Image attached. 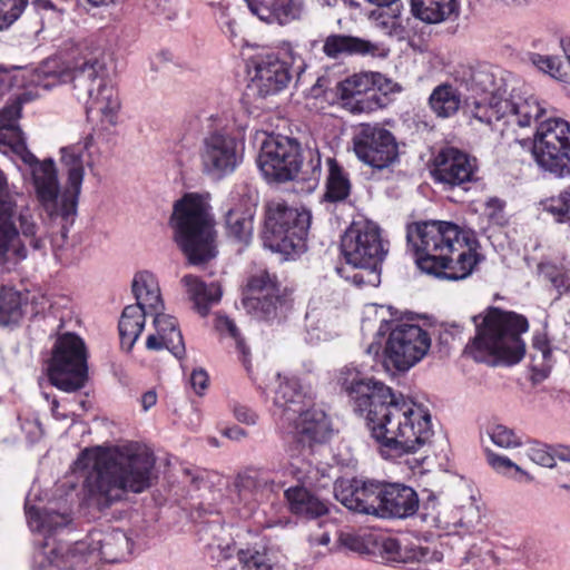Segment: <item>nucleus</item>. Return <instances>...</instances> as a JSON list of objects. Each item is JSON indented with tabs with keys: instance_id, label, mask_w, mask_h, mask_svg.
Here are the masks:
<instances>
[{
	"instance_id": "obj_1",
	"label": "nucleus",
	"mask_w": 570,
	"mask_h": 570,
	"mask_svg": "<svg viewBox=\"0 0 570 570\" xmlns=\"http://www.w3.org/2000/svg\"><path fill=\"white\" fill-rule=\"evenodd\" d=\"M338 383L365 414L372 438L384 456L400 458L417 452L433 436L431 414L402 395L397 397L381 382L364 379L353 365L340 371Z\"/></svg>"
},
{
	"instance_id": "obj_2",
	"label": "nucleus",
	"mask_w": 570,
	"mask_h": 570,
	"mask_svg": "<svg viewBox=\"0 0 570 570\" xmlns=\"http://www.w3.org/2000/svg\"><path fill=\"white\" fill-rule=\"evenodd\" d=\"M33 99L29 91L0 111V151L14 155L30 167L36 196L51 219H61V234L65 238L68 225L73 223L78 198L85 176L83 146L72 145L61 149V163L67 168L68 179L63 191L59 189L57 170L52 159L39 161L27 148L23 132L16 125L21 116V106Z\"/></svg>"
},
{
	"instance_id": "obj_3",
	"label": "nucleus",
	"mask_w": 570,
	"mask_h": 570,
	"mask_svg": "<svg viewBox=\"0 0 570 570\" xmlns=\"http://www.w3.org/2000/svg\"><path fill=\"white\" fill-rule=\"evenodd\" d=\"M156 459L146 445L128 442L108 450L87 448L75 461V470H87L81 487V503L106 511L122 501L128 492L141 493L153 484Z\"/></svg>"
},
{
	"instance_id": "obj_4",
	"label": "nucleus",
	"mask_w": 570,
	"mask_h": 570,
	"mask_svg": "<svg viewBox=\"0 0 570 570\" xmlns=\"http://www.w3.org/2000/svg\"><path fill=\"white\" fill-rule=\"evenodd\" d=\"M107 76L105 60L90 53L76 58L68 67H61L57 59H48L37 69L32 82L45 90L71 82L73 95L85 102L88 116H99L101 121L115 125L121 104Z\"/></svg>"
},
{
	"instance_id": "obj_5",
	"label": "nucleus",
	"mask_w": 570,
	"mask_h": 570,
	"mask_svg": "<svg viewBox=\"0 0 570 570\" xmlns=\"http://www.w3.org/2000/svg\"><path fill=\"white\" fill-rule=\"evenodd\" d=\"M469 83L472 91L483 95L480 99L468 102L471 121L492 126L495 121L504 120L509 125L529 127L533 119L537 120L544 112L535 97L520 89L513 88L509 98H505L503 78L498 77L489 66L473 69Z\"/></svg>"
},
{
	"instance_id": "obj_6",
	"label": "nucleus",
	"mask_w": 570,
	"mask_h": 570,
	"mask_svg": "<svg viewBox=\"0 0 570 570\" xmlns=\"http://www.w3.org/2000/svg\"><path fill=\"white\" fill-rule=\"evenodd\" d=\"M475 336L465 347L473 360L492 365H514L525 354L521 334L529 328L524 316L489 307L484 314L472 317Z\"/></svg>"
},
{
	"instance_id": "obj_7",
	"label": "nucleus",
	"mask_w": 570,
	"mask_h": 570,
	"mask_svg": "<svg viewBox=\"0 0 570 570\" xmlns=\"http://www.w3.org/2000/svg\"><path fill=\"white\" fill-rule=\"evenodd\" d=\"M24 509L30 530L41 537L32 554L33 570H76L85 562V542L69 544L58 539L71 527L72 518L68 510L37 508L28 502Z\"/></svg>"
},
{
	"instance_id": "obj_8",
	"label": "nucleus",
	"mask_w": 570,
	"mask_h": 570,
	"mask_svg": "<svg viewBox=\"0 0 570 570\" xmlns=\"http://www.w3.org/2000/svg\"><path fill=\"white\" fill-rule=\"evenodd\" d=\"M170 225L174 239L193 265L217 255L214 218L208 203L197 194H186L174 205Z\"/></svg>"
},
{
	"instance_id": "obj_9",
	"label": "nucleus",
	"mask_w": 570,
	"mask_h": 570,
	"mask_svg": "<svg viewBox=\"0 0 570 570\" xmlns=\"http://www.w3.org/2000/svg\"><path fill=\"white\" fill-rule=\"evenodd\" d=\"M341 250L346 267L337 273L356 286H377L381 283V264L387 255V243L382 238L381 228L370 220L353 222L341 239Z\"/></svg>"
},
{
	"instance_id": "obj_10",
	"label": "nucleus",
	"mask_w": 570,
	"mask_h": 570,
	"mask_svg": "<svg viewBox=\"0 0 570 570\" xmlns=\"http://www.w3.org/2000/svg\"><path fill=\"white\" fill-rule=\"evenodd\" d=\"M309 225L308 210H298L283 200H271L265 206L263 244L272 252L296 254L305 247Z\"/></svg>"
},
{
	"instance_id": "obj_11",
	"label": "nucleus",
	"mask_w": 570,
	"mask_h": 570,
	"mask_svg": "<svg viewBox=\"0 0 570 570\" xmlns=\"http://www.w3.org/2000/svg\"><path fill=\"white\" fill-rule=\"evenodd\" d=\"M464 237L456 224L446 220L419 222L409 225L406 230L415 263L424 273L444 267L445 254L452 253L453 248L460 249V240Z\"/></svg>"
},
{
	"instance_id": "obj_12",
	"label": "nucleus",
	"mask_w": 570,
	"mask_h": 570,
	"mask_svg": "<svg viewBox=\"0 0 570 570\" xmlns=\"http://www.w3.org/2000/svg\"><path fill=\"white\" fill-rule=\"evenodd\" d=\"M208 131L198 147V159L203 174L222 179L233 174L243 161V144L225 130L220 115L208 119Z\"/></svg>"
},
{
	"instance_id": "obj_13",
	"label": "nucleus",
	"mask_w": 570,
	"mask_h": 570,
	"mask_svg": "<svg viewBox=\"0 0 570 570\" xmlns=\"http://www.w3.org/2000/svg\"><path fill=\"white\" fill-rule=\"evenodd\" d=\"M544 114L535 120L532 155L543 171L564 178L570 175V122L552 116L539 121Z\"/></svg>"
},
{
	"instance_id": "obj_14",
	"label": "nucleus",
	"mask_w": 570,
	"mask_h": 570,
	"mask_svg": "<svg viewBox=\"0 0 570 570\" xmlns=\"http://www.w3.org/2000/svg\"><path fill=\"white\" fill-rule=\"evenodd\" d=\"M87 374L85 342L73 333H65L53 347L48 373L50 382L61 391L75 392L85 386Z\"/></svg>"
},
{
	"instance_id": "obj_15",
	"label": "nucleus",
	"mask_w": 570,
	"mask_h": 570,
	"mask_svg": "<svg viewBox=\"0 0 570 570\" xmlns=\"http://www.w3.org/2000/svg\"><path fill=\"white\" fill-rule=\"evenodd\" d=\"M396 83L380 72L355 73L338 86L343 107L352 114H370L387 102V94Z\"/></svg>"
},
{
	"instance_id": "obj_16",
	"label": "nucleus",
	"mask_w": 570,
	"mask_h": 570,
	"mask_svg": "<svg viewBox=\"0 0 570 570\" xmlns=\"http://www.w3.org/2000/svg\"><path fill=\"white\" fill-rule=\"evenodd\" d=\"M242 307L261 321H271L291 307V299L266 271L252 275L243 292Z\"/></svg>"
},
{
	"instance_id": "obj_17",
	"label": "nucleus",
	"mask_w": 570,
	"mask_h": 570,
	"mask_svg": "<svg viewBox=\"0 0 570 570\" xmlns=\"http://www.w3.org/2000/svg\"><path fill=\"white\" fill-rule=\"evenodd\" d=\"M257 164L269 181L294 180L298 178L302 167L301 145L289 137H271L263 142Z\"/></svg>"
},
{
	"instance_id": "obj_18",
	"label": "nucleus",
	"mask_w": 570,
	"mask_h": 570,
	"mask_svg": "<svg viewBox=\"0 0 570 570\" xmlns=\"http://www.w3.org/2000/svg\"><path fill=\"white\" fill-rule=\"evenodd\" d=\"M431 337L420 325L397 323L385 344V362L397 371H409L429 352Z\"/></svg>"
},
{
	"instance_id": "obj_19",
	"label": "nucleus",
	"mask_w": 570,
	"mask_h": 570,
	"mask_svg": "<svg viewBox=\"0 0 570 570\" xmlns=\"http://www.w3.org/2000/svg\"><path fill=\"white\" fill-rule=\"evenodd\" d=\"M353 148L362 163L375 169L390 167L399 157L395 137L377 125H362L353 138Z\"/></svg>"
},
{
	"instance_id": "obj_20",
	"label": "nucleus",
	"mask_w": 570,
	"mask_h": 570,
	"mask_svg": "<svg viewBox=\"0 0 570 570\" xmlns=\"http://www.w3.org/2000/svg\"><path fill=\"white\" fill-rule=\"evenodd\" d=\"M16 204L7 193V178L0 170V266L11 271L27 257L14 225Z\"/></svg>"
},
{
	"instance_id": "obj_21",
	"label": "nucleus",
	"mask_w": 570,
	"mask_h": 570,
	"mask_svg": "<svg viewBox=\"0 0 570 570\" xmlns=\"http://www.w3.org/2000/svg\"><path fill=\"white\" fill-rule=\"evenodd\" d=\"M382 482L364 479H341L334 483V497L350 511L379 517Z\"/></svg>"
},
{
	"instance_id": "obj_22",
	"label": "nucleus",
	"mask_w": 570,
	"mask_h": 570,
	"mask_svg": "<svg viewBox=\"0 0 570 570\" xmlns=\"http://www.w3.org/2000/svg\"><path fill=\"white\" fill-rule=\"evenodd\" d=\"M372 560L375 562H417L422 570H450L442 564L443 554L436 550L415 547L403 551L400 542L390 537L375 534Z\"/></svg>"
},
{
	"instance_id": "obj_23",
	"label": "nucleus",
	"mask_w": 570,
	"mask_h": 570,
	"mask_svg": "<svg viewBox=\"0 0 570 570\" xmlns=\"http://www.w3.org/2000/svg\"><path fill=\"white\" fill-rule=\"evenodd\" d=\"M250 63L254 75L248 88L262 98L279 92L292 79L289 63L274 52L257 55Z\"/></svg>"
},
{
	"instance_id": "obj_24",
	"label": "nucleus",
	"mask_w": 570,
	"mask_h": 570,
	"mask_svg": "<svg viewBox=\"0 0 570 570\" xmlns=\"http://www.w3.org/2000/svg\"><path fill=\"white\" fill-rule=\"evenodd\" d=\"M474 170V160L450 147L442 149L435 157L431 174L435 181L454 187L471 181Z\"/></svg>"
},
{
	"instance_id": "obj_25",
	"label": "nucleus",
	"mask_w": 570,
	"mask_h": 570,
	"mask_svg": "<svg viewBox=\"0 0 570 570\" xmlns=\"http://www.w3.org/2000/svg\"><path fill=\"white\" fill-rule=\"evenodd\" d=\"M380 500H382L379 511L381 518H409L419 509L417 493L403 483L382 482Z\"/></svg>"
},
{
	"instance_id": "obj_26",
	"label": "nucleus",
	"mask_w": 570,
	"mask_h": 570,
	"mask_svg": "<svg viewBox=\"0 0 570 570\" xmlns=\"http://www.w3.org/2000/svg\"><path fill=\"white\" fill-rule=\"evenodd\" d=\"M154 314L155 333L149 334L146 347L149 351L168 350L175 357L183 358L186 352L181 332L177 321L161 311L149 312Z\"/></svg>"
},
{
	"instance_id": "obj_27",
	"label": "nucleus",
	"mask_w": 570,
	"mask_h": 570,
	"mask_svg": "<svg viewBox=\"0 0 570 570\" xmlns=\"http://www.w3.org/2000/svg\"><path fill=\"white\" fill-rule=\"evenodd\" d=\"M459 247L460 249L453 248L452 253L445 254L444 267L426 274L448 281H460L470 276L482 256L470 245L466 237L460 240Z\"/></svg>"
},
{
	"instance_id": "obj_28",
	"label": "nucleus",
	"mask_w": 570,
	"mask_h": 570,
	"mask_svg": "<svg viewBox=\"0 0 570 570\" xmlns=\"http://www.w3.org/2000/svg\"><path fill=\"white\" fill-rule=\"evenodd\" d=\"M233 484L238 500L245 505L256 504L267 499L275 489V482L269 473L255 468L240 471Z\"/></svg>"
},
{
	"instance_id": "obj_29",
	"label": "nucleus",
	"mask_w": 570,
	"mask_h": 570,
	"mask_svg": "<svg viewBox=\"0 0 570 570\" xmlns=\"http://www.w3.org/2000/svg\"><path fill=\"white\" fill-rule=\"evenodd\" d=\"M312 396L302 391L296 379H284L279 382L274 395L275 414L284 424L296 420L297 413L309 406Z\"/></svg>"
},
{
	"instance_id": "obj_30",
	"label": "nucleus",
	"mask_w": 570,
	"mask_h": 570,
	"mask_svg": "<svg viewBox=\"0 0 570 570\" xmlns=\"http://www.w3.org/2000/svg\"><path fill=\"white\" fill-rule=\"evenodd\" d=\"M295 433L299 435L301 441L309 443H323L330 439L332 433L331 421L327 414L316 409L311 400L309 406L297 413L296 420L292 421Z\"/></svg>"
},
{
	"instance_id": "obj_31",
	"label": "nucleus",
	"mask_w": 570,
	"mask_h": 570,
	"mask_svg": "<svg viewBox=\"0 0 570 570\" xmlns=\"http://www.w3.org/2000/svg\"><path fill=\"white\" fill-rule=\"evenodd\" d=\"M250 12L267 23L286 24L301 17L302 4L296 0H244Z\"/></svg>"
},
{
	"instance_id": "obj_32",
	"label": "nucleus",
	"mask_w": 570,
	"mask_h": 570,
	"mask_svg": "<svg viewBox=\"0 0 570 570\" xmlns=\"http://www.w3.org/2000/svg\"><path fill=\"white\" fill-rule=\"evenodd\" d=\"M284 495L289 511L298 518L314 520L330 512L328 502L305 487H291L285 490Z\"/></svg>"
},
{
	"instance_id": "obj_33",
	"label": "nucleus",
	"mask_w": 570,
	"mask_h": 570,
	"mask_svg": "<svg viewBox=\"0 0 570 570\" xmlns=\"http://www.w3.org/2000/svg\"><path fill=\"white\" fill-rule=\"evenodd\" d=\"M181 283L186 287L189 299L194 303L195 311L202 316H206L212 306L222 298L223 292L218 283L206 284L194 275H185Z\"/></svg>"
},
{
	"instance_id": "obj_34",
	"label": "nucleus",
	"mask_w": 570,
	"mask_h": 570,
	"mask_svg": "<svg viewBox=\"0 0 570 570\" xmlns=\"http://www.w3.org/2000/svg\"><path fill=\"white\" fill-rule=\"evenodd\" d=\"M324 53L330 58L341 55L380 56L381 48L368 40L344 35L328 36L323 46Z\"/></svg>"
},
{
	"instance_id": "obj_35",
	"label": "nucleus",
	"mask_w": 570,
	"mask_h": 570,
	"mask_svg": "<svg viewBox=\"0 0 570 570\" xmlns=\"http://www.w3.org/2000/svg\"><path fill=\"white\" fill-rule=\"evenodd\" d=\"M412 14L431 24L441 23L459 16L456 0H411Z\"/></svg>"
},
{
	"instance_id": "obj_36",
	"label": "nucleus",
	"mask_w": 570,
	"mask_h": 570,
	"mask_svg": "<svg viewBox=\"0 0 570 570\" xmlns=\"http://www.w3.org/2000/svg\"><path fill=\"white\" fill-rule=\"evenodd\" d=\"M100 537L97 540L92 539V549L99 551L104 561L120 562L131 553L132 542L125 531L114 529Z\"/></svg>"
},
{
	"instance_id": "obj_37",
	"label": "nucleus",
	"mask_w": 570,
	"mask_h": 570,
	"mask_svg": "<svg viewBox=\"0 0 570 570\" xmlns=\"http://www.w3.org/2000/svg\"><path fill=\"white\" fill-rule=\"evenodd\" d=\"M132 293L140 307L149 312L163 311L160 289L155 276L149 272L137 273L131 285Z\"/></svg>"
},
{
	"instance_id": "obj_38",
	"label": "nucleus",
	"mask_w": 570,
	"mask_h": 570,
	"mask_svg": "<svg viewBox=\"0 0 570 570\" xmlns=\"http://www.w3.org/2000/svg\"><path fill=\"white\" fill-rule=\"evenodd\" d=\"M149 311L140 307L139 305H128L124 308L118 330L122 346H127L130 351L145 327V318Z\"/></svg>"
},
{
	"instance_id": "obj_39",
	"label": "nucleus",
	"mask_w": 570,
	"mask_h": 570,
	"mask_svg": "<svg viewBox=\"0 0 570 570\" xmlns=\"http://www.w3.org/2000/svg\"><path fill=\"white\" fill-rule=\"evenodd\" d=\"M462 104L461 94L450 83L436 86L429 97V106L439 118L454 116Z\"/></svg>"
},
{
	"instance_id": "obj_40",
	"label": "nucleus",
	"mask_w": 570,
	"mask_h": 570,
	"mask_svg": "<svg viewBox=\"0 0 570 570\" xmlns=\"http://www.w3.org/2000/svg\"><path fill=\"white\" fill-rule=\"evenodd\" d=\"M227 236L248 245L254 232V210L250 208H230L225 218Z\"/></svg>"
},
{
	"instance_id": "obj_41",
	"label": "nucleus",
	"mask_w": 570,
	"mask_h": 570,
	"mask_svg": "<svg viewBox=\"0 0 570 570\" xmlns=\"http://www.w3.org/2000/svg\"><path fill=\"white\" fill-rule=\"evenodd\" d=\"M328 176L326 180L325 200L340 203L345 200L351 193L348 174L334 158L327 159Z\"/></svg>"
},
{
	"instance_id": "obj_42",
	"label": "nucleus",
	"mask_w": 570,
	"mask_h": 570,
	"mask_svg": "<svg viewBox=\"0 0 570 570\" xmlns=\"http://www.w3.org/2000/svg\"><path fill=\"white\" fill-rule=\"evenodd\" d=\"M22 316L21 294L12 288L3 287L0 292V326L16 325Z\"/></svg>"
},
{
	"instance_id": "obj_43",
	"label": "nucleus",
	"mask_w": 570,
	"mask_h": 570,
	"mask_svg": "<svg viewBox=\"0 0 570 570\" xmlns=\"http://www.w3.org/2000/svg\"><path fill=\"white\" fill-rule=\"evenodd\" d=\"M489 465L499 474L512 479L517 482L530 483L533 476L510 460L505 455L498 454L491 450L485 451Z\"/></svg>"
},
{
	"instance_id": "obj_44",
	"label": "nucleus",
	"mask_w": 570,
	"mask_h": 570,
	"mask_svg": "<svg viewBox=\"0 0 570 570\" xmlns=\"http://www.w3.org/2000/svg\"><path fill=\"white\" fill-rule=\"evenodd\" d=\"M240 570H277L265 549L247 547L237 550Z\"/></svg>"
},
{
	"instance_id": "obj_45",
	"label": "nucleus",
	"mask_w": 570,
	"mask_h": 570,
	"mask_svg": "<svg viewBox=\"0 0 570 570\" xmlns=\"http://www.w3.org/2000/svg\"><path fill=\"white\" fill-rule=\"evenodd\" d=\"M374 535L372 532H344L340 535V543L350 551L372 559Z\"/></svg>"
},
{
	"instance_id": "obj_46",
	"label": "nucleus",
	"mask_w": 570,
	"mask_h": 570,
	"mask_svg": "<svg viewBox=\"0 0 570 570\" xmlns=\"http://www.w3.org/2000/svg\"><path fill=\"white\" fill-rule=\"evenodd\" d=\"M542 206L558 223L570 225V185L558 196L544 200Z\"/></svg>"
},
{
	"instance_id": "obj_47",
	"label": "nucleus",
	"mask_w": 570,
	"mask_h": 570,
	"mask_svg": "<svg viewBox=\"0 0 570 570\" xmlns=\"http://www.w3.org/2000/svg\"><path fill=\"white\" fill-rule=\"evenodd\" d=\"M234 553L237 554V550L232 540L214 539L205 549L206 558L215 567L229 560Z\"/></svg>"
},
{
	"instance_id": "obj_48",
	"label": "nucleus",
	"mask_w": 570,
	"mask_h": 570,
	"mask_svg": "<svg viewBox=\"0 0 570 570\" xmlns=\"http://www.w3.org/2000/svg\"><path fill=\"white\" fill-rule=\"evenodd\" d=\"M491 441L502 449H515L523 444L522 438L514 430L503 425L495 424L488 431Z\"/></svg>"
},
{
	"instance_id": "obj_49",
	"label": "nucleus",
	"mask_w": 570,
	"mask_h": 570,
	"mask_svg": "<svg viewBox=\"0 0 570 570\" xmlns=\"http://www.w3.org/2000/svg\"><path fill=\"white\" fill-rule=\"evenodd\" d=\"M538 272L539 276L549 282L560 294L569 289V278L561 267L551 263H540Z\"/></svg>"
},
{
	"instance_id": "obj_50",
	"label": "nucleus",
	"mask_w": 570,
	"mask_h": 570,
	"mask_svg": "<svg viewBox=\"0 0 570 570\" xmlns=\"http://www.w3.org/2000/svg\"><path fill=\"white\" fill-rule=\"evenodd\" d=\"M321 156L317 150L308 149L302 151V167L298 178L302 180L317 183L321 177Z\"/></svg>"
},
{
	"instance_id": "obj_51",
	"label": "nucleus",
	"mask_w": 570,
	"mask_h": 570,
	"mask_svg": "<svg viewBox=\"0 0 570 570\" xmlns=\"http://www.w3.org/2000/svg\"><path fill=\"white\" fill-rule=\"evenodd\" d=\"M525 453L538 465L544 468H553L556 465V461H553V445L537 440L529 441Z\"/></svg>"
},
{
	"instance_id": "obj_52",
	"label": "nucleus",
	"mask_w": 570,
	"mask_h": 570,
	"mask_svg": "<svg viewBox=\"0 0 570 570\" xmlns=\"http://www.w3.org/2000/svg\"><path fill=\"white\" fill-rule=\"evenodd\" d=\"M531 61L539 70L550 75L551 77L560 81L568 80L567 72L563 71V66L559 58L533 53L531 56Z\"/></svg>"
},
{
	"instance_id": "obj_53",
	"label": "nucleus",
	"mask_w": 570,
	"mask_h": 570,
	"mask_svg": "<svg viewBox=\"0 0 570 570\" xmlns=\"http://www.w3.org/2000/svg\"><path fill=\"white\" fill-rule=\"evenodd\" d=\"M28 0H0V30L10 27L23 12Z\"/></svg>"
},
{
	"instance_id": "obj_54",
	"label": "nucleus",
	"mask_w": 570,
	"mask_h": 570,
	"mask_svg": "<svg viewBox=\"0 0 570 570\" xmlns=\"http://www.w3.org/2000/svg\"><path fill=\"white\" fill-rule=\"evenodd\" d=\"M217 327L222 332H227L236 341L238 350L244 355L248 353L247 347L243 338L240 337L239 331L233 320H230L227 316H219L217 320Z\"/></svg>"
},
{
	"instance_id": "obj_55",
	"label": "nucleus",
	"mask_w": 570,
	"mask_h": 570,
	"mask_svg": "<svg viewBox=\"0 0 570 570\" xmlns=\"http://www.w3.org/2000/svg\"><path fill=\"white\" fill-rule=\"evenodd\" d=\"M18 219L21 233L24 237L35 236L37 234V225L28 209L20 212Z\"/></svg>"
},
{
	"instance_id": "obj_56",
	"label": "nucleus",
	"mask_w": 570,
	"mask_h": 570,
	"mask_svg": "<svg viewBox=\"0 0 570 570\" xmlns=\"http://www.w3.org/2000/svg\"><path fill=\"white\" fill-rule=\"evenodd\" d=\"M190 385L193 390L200 395L208 386L207 373L202 368L194 370L190 375Z\"/></svg>"
},
{
	"instance_id": "obj_57",
	"label": "nucleus",
	"mask_w": 570,
	"mask_h": 570,
	"mask_svg": "<svg viewBox=\"0 0 570 570\" xmlns=\"http://www.w3.org/2000/svg\"><path fill=\"white\" fill-rule=\"evenodd\" d=\"M234 415L237 419V421L245 423V424H255L257 420L256 413L245 406V405H235L234 406Z\"/></svg>"
},
{
	"instance_id": "obj_58",
	"label": "nucleus",
	"mask_w": 570,
	"mask_h": 570,
	"mask_svg": "<svg viewBox=\"0 0 570 570\" xmlns=\"http://www.w3.org/2000/svg\"><path fill=\"white\" fill-rule=\"evenodd\" d=\"M16 85V77L11 72L0 69V98Z\"/></svg>"
},
{
	"instance_id": "obj_59",
	"label": "nucleus",
	"mask_w": 570,
	"mask_h": 570,
	"mask_svg": "<svg viewBox=\"0 0 570 570\" xmlns=\"http://www.w3.org/2000/svg\"><path fill=\"white\" fill-rule=\"evenodd\" d=\"M559 459L564 462H570V446L563 444L553 445V461Z\"/></svg>"
},
{
	"instance_id": "obj_60",
	"label": "nucleus",
	"mask_w": 570,
	"mask_h": 570,
	"mask_svg": "<svg viewBox=\"0 0 570 570\" xmlns=\"http://www.w3.org/2000/svg\"><path fill=\"white\" fill-rule=\"evenodd\" d=\"M331 542V537L327 532H323L322 534L320 535H312L309 537L308 539V543H309V547L311 548H316V547H327Z\"/></svg>"
},
{
	"instance_id": "obj_61",
	"label": "nucleus",
	"mask_w": 570,
	"mask_h": 570,
	"mask_svg": "<svg viewBox=\"0 0 570 570\" xmlns=\"http://www.w3.org/2000/svg\"><path fill=\"white\" fill-rule=\"evenodd\" d=\"M141 406L144 411L151 409L157 402V394L155 391H147L141 395Z\"/></svg>"
},
{
	"instance_id": "obj_62",
	"label": "nucleus",
	"mask_w": 570,
	"mask_h": 570,
	"mask_svg": "<svg viewBox=\"0 0 570 570\" xmlns=\"http://www.w3.org/2000/svg\"><path fill=\"white\" fill-rule=\"evenodd\" d=\"M224 435H226L228 439L239 441L246 436V432L242 428L233 426V428L226 429L224 431Z\"/></svg>"
},
{
	"instance_id": "obj_63",
	"label": "nucleus",
	"mask_w": 570,
	"mask_h": 570,
	"mask_svg": "<svg viewBox=\"0 0 570 570\" xmlns=\"http://www.w3.org/2000/svg\"><path fill=\"white\" fill-rule=\"evenodd\" d=\"M29 238H30L29 245L33 250H45L46 243H45L43 238L37 237L36 235L30 236Z\"/></svg>"
},
{
	"instance_id": "obj_64",
	"label": "nucleus",
	"mask_w": 570,
	"mask_h": 570,
	"mask_svg": "<svg viewBox=\"0 0 570 570\" xmlns=\"http://www.w3.org/2000/svg\"><path fill=\"white\" fill-rule=\"evenodd\" d=\"M380 26L383 29H386L389 33H392V31L399 27L396 20L391 17H387L386 19L382 20L380 22Z\"/></svg>"
}]
</instances>
